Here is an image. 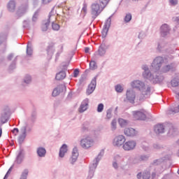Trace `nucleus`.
<instances>
[{
  "mask_svg": "<svg viewBox=\"0 0 179 179\" xmlns=\"http://www.w3.org/2000/svg\"><path fill=\"white\" fill-rule=\"evenodd\" d=\"M172 114V110H169V115H171Z\"/></svg>",
  "mask_w": 179,
  "mask_h": 179,
  "instance_id": "nucleus-60",
  "label": "nucleus"
},
{
  "mask_svg": "<svg viewBox=\"0 0 179 179\" xmlns=\"http://www.w3.org/2000/svg\"><path fill=\"white\" fill-rule=\"evenodd\" d=\"M52 28L55 31H58V30H59L60 27H59V24L53 22L52 24Z\"/></svg>",
  "mask_w": 179,
  "mask_h": 179,
  "instance_id": "nucleus-36",
  "label": "nucleus"
},
{
  "mask_svg": "<svg viewBox=\"0 0 179 179\" xmlns=\"http://www.w3.org/2000/svg\"><path fill=\"white\" fill-rule=\"evenodd\" d=\"M138 134L137 131L133 128H127L124 129V135L129 137H134Z\"/></svg>",
  "mask_w": 179,
  "mask_h": 179,
  "instance_id": "nucleus-16",
  "label": "nucleus"
},
{
  "mask_svg": "<svg viewBox=\"0 0 179 179\" xmlns=\"http://www.w3.org/2000/svg\"><path fill=\"white\" fill-rule=\"evenodd\" d=\"M137 178H138V179H141V173H138Z\"/></svg>",
  "mask_w": 179,
  "mask_h": 179,
  "instance_id": "nucleus-57",
  "label": "nucleus"
},
{
  "mask_svg": "<svg viewBox=\"0 0 179 179\" xmlns=\"http://www.w3.org/2000/svg\"><path fill=\"white\" fill-rule=\"evenodd\" d=\"M155 177H156V173H152V179L155 178Z\"/></svg>",
  "mask_w": 179,
  "mask_h": 179,
  "instance_id": "nucleus-58",
  "label": "nucleus"
},
{
  "mask_svg": "<svg viewBox=\"0 0 179 179\" xmlns=\"http://www.w3.org/2000/svg\"><path fill=\"white\" fill-rule=\"evenodd\" d=\"M165 129L169 130V136H176L178 134V131L177 129L173 126L172 124H166L164 126Z\"/></svg>",
  "mask_w": 179,
  "mask_h": 179,
  "instance_id": "nucleus-11",
  "label": "nucleus"
},
{
  "mask_svg": "<svg viewBox=\"0 0 179 179\" xmlns=\"http://www.w3.org/2000/svg\"><path fill=\"white\" fill-rule=\"evenodd\" d=\"M33 129V127L30 125L27 122H24L20 129V134L18 136V143L20 145H22L23 142H24V139H26V136H27V134H30Z\"/></svg>",
  "mask_w": 179,
  "mask_h": 179,
  "instance_id": "nucleus-2",
  "label": "nucleus"
},
{
  "mask_svg": "<svg viewBox=\"0 0 179 179\" xmlns=\"http://www.w3.org/2000/svg\"><path fill=\"white\" fill-rule=\"evenodd\" d=\"M169 1L173 6H175L178 3V0H169Z\"/></svg>",
  "mask_w": 179,
  "mask_h": 179,
  "instance_id": "nucleus-49",
  "label": "nucleus"
},
{
  "mask_svg": "<svg viewBox=\"0 0 179 179\" xmlns=\"http://www.w3.org/2000/svg\"><path fill=\"white\" fill-rule=\"evenodd\" d=\"M113 166L114 169H117L118 168V165L117 162H113Z\"/></svg>",
  "mask_w": 179,
  "mask_h": 179,
  "instance_id": "nucleus-52",
  "label": "nucleus"
},
{
  "mask_svg": "<svg viewBox=\"0 0 179 179\" xmlns=\"http://www.w3.org/2000/svg\"><path fill=\"white\" fill-rule=\"evenodd\" d=\"M87 109V103L81 104L79 108V112L80 113H84Z\"/></svg>",
  "mask_w": 179,
  "mask_h": 179,
  "instance_id": "nucleus-31",
  "label": "nucleus"
},
{
  "mask_svg": "<svg viewBox=\"0 0 179 179\" xmlns=\"http://www.w3.org/2000/svg\"><path fill=\"white\" fill-rule=\"evenodd\" d=\"M80 145L83 149L87 150L94 145V140L90 136H86L81 139Z\"/></svg>",
  "mask_w": 179,
  "mask_h": 179,
  "instance_id": "nucleus-5",
  "label": "nucleus"
},
{
  "mask_svg": "<svg viewBox=\"0 0 179 179\" xmlns=\"http://www.w3.org/2000/svg\"><path fill=\"white\" fill-rule=\"evenodd\" d=\"M136 145V143L134 141H128L123 144V149L124 151L133 150Z\"/></svg>",
  "mask_w": 179,
  "mask_h": 179,
  "instance_id": "nucleus-9",
  "label": "nucleus"
},
{
  "mask_svg": "<svg viewBox=\"0 0 179 179\" xmlns=\"http://www.w3.org/2000/svg\"><path fill=\"white\" fill-rule=\"evenodd\" d=\"M131 86L134 89H138L139 90H144L145 89V84L144 83L140 80H134L131 83Z\"/></svg>",
  "mask_w": 179,
  "mask_h": 179,
  "instance_id": "nucleus-12",
  "label": "nucleus"
},
{
  "mask_svg": "<svg viewBox=\"0 0 179 179\" xmlns=\"http://www.w3.org/2000/svg\"><path fill=\"white\" fill-rule=\"evenodd\" d=\"M38 17V10H36V11L34 13V15H33V17H32V21H34V22H37Z\"/></svg>",
  "mask_w": 179,
  "mask_h": 179,
  "instance_id": "nucleus-37",
  "label": "nucleus"
},
{
  "mask_svg": "<svg viewBox=\"0 0 179 179\" xmlns=\"http://www.w3.org/2000/svg\"><path fill=\"white\" fill-rule=\"evenodd\" d=\"M38 51L39 55H44V52L45 51V45L44 44V43H41L39 44Z\"/></svg>",
  "mask_w": 179,
  "mask_h": 179,
  "instance_id": "nucleus-28",
  "label": "nucleus"
},
{
  "mask_svg": "<svg viewBox=\"0 0 179 179\" xmlns=\"http://www.w3.org/2000/svg\"><path fill=\"white\" fill-rule=\"evenodd\" d=\"M131 20V15L130 14H127L125 17H124V20L127 22H129L130 20Z\"/></svg>",
  "mask_w": 179,
  "mask_h": 179,
  "instance_id": "nucleus-44",
  "label": "nucleus"
},
{
  "mask_svg": "<svg viewBox=\"0 0 179 179\" xmlns=\"http://www.w3.org/2000/svg\"><path fill=\"white\" fill-rule=\"evenodd\" d=\"M29 176V169H24L22 173L19 178V179H27Z\"/></svg>",
  "mask_w": 179,
  "mask_h": 179,
  "instance_id": "nucleus-29",
  "label": "nucleus"
},
{
  "mask_svg": "<svg viewBox=\"0 0 179 179\" xmlns=\"http://www.w3.org/2000/svg\"><path fill=\"white\" fill-rule=\"evenodd\" d=\"M155 131L156 134H163L164 132V128L162 124H157L155 127Z\"/></svg>",
  "mask_w": 179,
  "mask_h": 179,
  "instance_id": "nucleus-24",
  "label": "nucleus"
},
{
  "mask_svg": "<svg viewBox=\"0 0 179 179\" xmlns=\"http://www.w3.org/2000/svg\"><path fill=\"white\" fill-rule=\"evenodd\" d=\"M110 24H111V19H110V17H109L106 21L105 24H104L103 28V30H102V34H103V36L107 35L108 29L110 27Z\"/></svg>",
  "mask_w": 179,
  "mask_h": 179,
  "instance_id": "nucleus-18",
  "label": "nucleus"
},
{
  "mask_svg": "<svg viewBox=\"0 0 179 179\" xmlns=\"http://www.w3.org/2000/svg\"><path fill=\"white\" fill-rule=\"evenodd\" d=\"M87 10V5L85 3H83V8H82V12H83L85 14H86Z\"/></svg>",
  "mask_w": 179,
  "mask_h": 179,
  "instance_id": "nucleus-43",
  "label": "nucleus"
},
{
  "mask_svg": "<svg viewBox=\"0 0 179 179\" xmlns=\"http://www.w3.org/2000/svg\"><path fill=\"white\" fill-rule=\"evenodd\" d=\"M12 58H13V54H10V55L8 56V61L12 60Z\"/></svg>",
  "mask_w": 179,
  "mask_h": 179,
  "instance_id": "nucleus-53",
  "label": "nucleus"
},
{
  "mask_svg": "<svg viewBox=\"0 0 179 179\" xmlns=\"http://www.w3.org/2000/svg\"><path fill=\"white\" fill-rule=\"evenodd\" d=\"M8 37V34H0V45L2 44L3 41Z\"/></svg>",
  "mask_w": 179,
  "mask_h": 179,
  "instance_id": "nucleus-32",
  "label": "nucleus"
},
{
  "mask_svg": "<svg viewBox=\"0 0 179 179\" xmlns=\"http://www.w3.org/2000/svg\"><path fill=\"white\" fill-rule=\"evenodd\" d=\"M33 80L31 76L27 74L23 79L22 85H30Z\"/></svg>",
  "mask_w": 179,
  "mask_h": 179,
  "instance_id": "nucleus-23",
  "label": "nucleus"
},
{
  "mask_svg": "<svg viewBox=\"0 0 179 179\" xmlns=\"http://www.w3.org/2000/svg\"><path fill=\"white\" fill-rule=\"evenodd\" d=\"M178 173L179 174V170L178 171Z\"/></svg>",
  "mask_w": 179,
  "mask_h": 179,
  "instance_id": "nucleus-63",
  "label": "nucleus"
},
{
  "mask_svg": "<svg viewBox=\"0 0 179 179\" xmlns=\"http://www.w3.org/2000/svg\"><path fill=\"white\" fill-rule=\"evenodd\" d=\"M117 127V120H113L111 122V129L112 130L115 131Z\"/></svg>",
  "mask_w": 179,
  "mask_h": 179,
  "instance_id": "nucleus-35",
  "label": "nucleus"
},
{
  "mask_svg": "<svg viewBox=\"0 0 179 179\" xmlns=\"http://www.w3.org/2000/svg\"><path fill=\"white\" fill-rule=\"evenodd\" d=\"M51 1H52V0H46V3H50V2H51Z\"/></svg>",
  "mask_w": 179,
  "mask_h": 179,
  "instance_id": "nucleus-61",
  "label": "nucleus"
},
{
  "mask_svg": "<svg viewBox=\"0 0 179 179\" xmlns=\"http://www.w3.org/2000/svg\"><path fill=\"white\" fill-rule=\"evenodd\" d=\"M56 80H62L64 78H66V73L65 71H60L59 73L56 74Z\"/></svg>",
  "mask_w": 179,
  "mask_h": 179,
  "instance_id": "nucleus-27",
  "label": "nucleus"
},
{
  "mask_svg": "<svg viewBox=\"0 0 179 179\" xmlns=\"http://www.w3.org/2000/svg\"><path fill=\"white\" fill-rule=\"evenodd\" d=\"M12 132H13V134L17 135V134H19V129H17V128H14V129L12 130Z\"/></svg>",
  "mask_w": 179,
  "mask_h": 179,
  "instance_id": "nucleus-48",
  "label": "nucleus"
},
{
  "mask_svg": "<svg viewBox=\"0 0 179 179\" xmlns=\"http://www.w3.org/2000/svg\"><path fill=\"white\" fill-rule=\"evenodd\" d=\"M7 9L8 12L13 13L16 10V1L15 0H10L7 3Z\"/></svg>",
  "mask_w": 179,
  "mask_h": 179,
  "instance_id": "nucleus-15",
  "label": "nucleus"
},
{
  "mask_svg": "<svg viewBox=\"0 0 179 179\" xmlns=\"http://www.w3.org/2000/svg\"><path fill=\"white\" fill-rule=\"evenodd\" d=\"M89 50H90V48H85V52L86 53L89 52Z\"/></svg>",
  "mask_w": 179,
  "mask_h": 179,
  "instance_id": "nucleus-56",
  "label": "nucleus"
},
{
  "mask_svg": "<svg viewBox=\"0 0 179 179\" xmlns=\"http://www.w3.org/2000/svg\"><path fill=\"white\" fill-rule=\"evenodd\" d=\"M26 52L27 57H31V55H33V45L31 44V42H28Z\"/></svg>",
  "mask_w": 179,
  "mask_h": 179,
  "instance_id": "nucleus-22",
  "label": "nucleus"
},
{
  "mask_svg": "<svg viewBox=\"0 0 179 179\" xmlns=\"http://www.w3.org/2000/svg\"><path fill=\"white\" fill-rule=\"evenodd\" d=\"M10 115V108L9 107L6 106L1 113L0 117V121L1 124H6L8 121H9V117Z\"/></svg>",
  "mask_w": 179,
  "mask_h": 179,
  "instance_id": "nucleus-6",
  "label": "nucleus"
},
{
  "mask_svg": "<svg viewBox=\"0 0 179 179\" xmlns=\"http://www.w3.org/2000/svg\"><path fill=\"white\" fill-rule=\"evenodd\" d=\"M169 31V26L166 24H163L161 27V32L163 36H166Z\"/></svg>",
  "mask_w": 179,
  "mask_h": 179,
  "instance_id": "nucleus-26",
  "label": "nucleus"
},
{
  "mask_svg": "<svg viewBox=\"0 0 179 179\" xmlns=\"http://www.w3.org/2000/svg\"><path fill=\"white\" fill-rule=\"evenodd\" d=\"M12 169H13V166H11V167L8 169V172L6 173V174L5 175L3 179H7L8 177H9V174H10V172L12 171Z\"/></svg>",
  "mask_w": 179,
  "mask_h": 179,
  "instance_id": "nucleus-42",
  "label": "nucleus"
},
{
  "mask_svg": "<svg viewBox=\"0 0 179 179\" xmlns=\"http://www.w3.org/2000/svg\"><path fill=\"white\" fill-rule=\"evenodd\" d=\"M16 58H17V57H15V61H16Z\"/></svg>",
  "mask_w": 179,
  "mask_h": 179,
  "instance_id": "nucleus-62",
  "label": "nucleus"
},
{
  "mask_svg": "<svg viewBox=\"0 0 179 179\" xmlns=\"http://www.w3.org/2000/svg\"><path fill=\"white\" fill-rule=\"evenodd\" d=\"M36 153L38 157H45V148L43 147H38L36 149Z\"/></svg>",
  "mask_w": 179,
  "mask_h": 179,
  "instance_id": "nucleus-21",
  "label": "nucleus"
},
{
  "mask_svg": "<svg viewBox=\"0 0 179 179\" xmlns=\"http://www.w3.org/2000/svg\"><path fill=\"white\" fill-rule=\"evenodd\" d=\"M79 75V70L78 69H75L73 71V78H77Z\"/></svg>",
  "mask_w": 179,
  "mask_h": 179,
  "instance_id": "nucleus-46",
  "label": "nucleus"
},
{
  "mask_svg": "<svg viewBox=\"0 0 179 179\" xmlns=\"http://www.w3.org/2000/svg\"><path fill=\"white\" fill-rule=\"evenodd\" d=\"M2 136V128L0 127V138Z\"/></svg>",
  "mask_w": 179,
  "mask_h": 179,
  "instance_id": "nucleus-59",
  "label": "nucleus"
},
{
  "mask_svg": "<svg viewBox=\"0 0 179 179\" xmlns=\"http://www.w3.org/2000/svg\"><path fill=\"white\" fill-rule=\"evenodd\" d=\"M127 98L129 100V101H130V103H134L135 100L134 92L131 90H127Z\"/></svg>",
  "mask_w": 179,
  "mask_h": 179,
  "instance_id": "nucleus-19",
  "label": "nucleus"
},
{
  "mask_svg": "<svg viewBox=\"0 0 179 179\" xmlns=\"http://www.w3.org/2000/svg\"><path fill=\"white\" fill-rule=\"evenodd\" d=\"M64 89H65V85H57V87H55L53 90L52 96H53V97H57V96H59V94H61V93L64 92Z\"/></svg>",
  "mask_w": 179,
  "mask_h": 179,
  "instance_id": "nucleus-13",
  "label": "nucleus"
},
{
  "mask_svg": "<svg viewBox=\"0 0 179 179\" xmlns=\"http://www.w3.org/2000/svg\"><path fill=\"white\" fill-rule=\"evenodd\" d=\"M90 66L91 69H95V68H96V63L94 61H91Z\"/></svg>",
  "mask_w": 179,
  "mask_h": 179,
  "instance_id": "nucleus-40",
  "label": "nucleus"
},
{
  "mask_svg": "<svg viewBox=\"0 0 179 179\" xmlns=\"http://www.w3.org/2000/svg\"><path fill=\"white\" fill-rule=\"evenodd\" d=\"M178 110H179V106H178Z\"/></svg>",
  "mask_w": 179,
  "mask_h": 179,
  "instance_id": "nucleus-64",
  "label": "nucleus"
},
{
  "mask_svg": "<svg viewBox=\"0 0 179 179\" xmlns=\"http://www.w3.org/2000/svg\"><path fill=\"white\" fill-rule=\"evenodd\" d=\"M66 152H68V145H66V144H64L60 148L59 155L61 158H62L65 156Z\"/></svg>",
  "mask_w": 179,
  "mask_h": 179,
  "instance_id": "nucleus-20",
  "label": "nucleus"
},
{
  "mask_svg": "<svg viewBox=\"0 0 179 179\" xmlns=\"http://www.w3.org/2000/svg\"><path fill=\"white\" fill-rule=\"evenodd\" d=\"M41 30L42 31H45V24L44 22L41 24Z\"/></svg>",
  "mask_w": 179,
  "mask_h": 179,
  "instance_id": "nucleus-51",
  "label": "nucleus"
},
{
  "mask_svg": "<svg viewBox=\"0 0 179 179\" xmlns=\"http://www.w3.org/2000/svg\"><path fill=\"white\" fill-rule=\"evenodd\" d=\"M96 166H97V163H95V164H93L92 166H91V169H96Z\"/></svg>",
  "mask_w": 179,
  "mask_h": 179,
  "instance_id": "nucleus-54",
  "label": "nucleus"
},
{
  "mask_svg": "<svg viewBox=\"0 0 179 179\" xmlns=\"http://www.w3.org/2000/svg\"><path fill=\"white\" fill-rule=\"evenodd\" d=\"M110 0H99V3H93L91 6L92 14L97 16L99 13L107 6Z\"/></svg>",
  "mask_w": 179,
  "mask_h": 179,
  "instance_id": "nucleus-3",
  "label": "nucleus"
},
{
  "mask_svg": "<svg viewBox=\"0 0 179 179\" xmlns=\"http://www.w3.org/2000/svg\"><path fill=\"white\" fill-rule=\"evenodd\" d=\"M115 90L116 92H117L118 93H122L123 88L121 85H118L115 87Z\"/></svg>",
  "mask_w": 179,
  "mask_h": 179,
  "instance_id": "nucleus-41",
  "label": "nucleus"
},
{
  "mask_svg": "<svg viewBox=\"0 0 179 179\" xmlns=\"http://www.w3.org/2000/svg\"><path fill=\"white\" fill-rule=\"evenodd\" d=\"M78 157V150L76 148H73L72 152V156H71V162L72 163L76 162Z\"/></svg>",
  "mask_w": 179,
  "mask_h": 179,
  "instance_id": "nucleus-25",
  "label": "nucleus"
},
{
  "mask_svg": "<svg viewBox=\"0 0 179 179\" xmlns=\"http://www.w3.org/2000/svg\"><path fill=\"white\" fill-rule=\"evenodd\" d=\"M148 113L142 109L140 111H134L133 117L134 120H145Z\"/></svg>",
  "mask_w": 179,
  "mask_h": 179,
  "instance_id": "nucleus-7",
  "label": "nucleus"
},
{
  "mask_svg": "<svg viewBox=\"0 0 179 179\" xmlns=\"http://www.w3.org/2000/svg\"><path fill=\"white\" fill-rule=\"evenodd\" d=\"M167 61L164 59L162 57H158L155 59L152 64V69L153 71H159L160 68L162 66L161 71L163 73H166V72H169L171 69H173V66L171 65H166Z\"/></svg>",
  "mask_w": 179,
  "mask_h": 179,
  "instance_id": "nucleus-1",
  "label": "nucleus"
},
{
  "mask_svg": "<svg viewBox=\"0 0 179 179\" xmlns=\"http://www.w3.org/2000/svg\"><path fill=\"white\" fill-rule=\"evenodd\" d=\"M29 22L28 20H25L23 22L22 26L24 29H27L29 27Z\"/></svg>",
  "mask_w": 179,
  "mask_h": 179,
  "instance_id": "nucleus-45",
  "label": "nucleus"
},
{
  "mask_svg": "<svg viewBox=\"0 0 179 179\" xmlns=\"http://www.w3.org/2000/svg\"><path fill=\"white\" fill-rule=\"evenodd\" d=\"M150 173L145 172L143 174V179H150Z\"/></svg>",
  "mask_w": 179,
  "mask_h": 179,
  "instance_id": "nucleus-38",
  "label": "nucleus"
},
{
  "mask_svg": "<svg viewBox=\"0 0 179 179\" xmlns=\"http://www.w3.org/2000/svg\"><path fill=\"white\" fill-rule=\"evenodd\" d=\"M104 106L103 103H99L97 107V112L101 113L103 110Z\"/></svg>",
  "mask_w": 179,
  "mask_h": 179,
  "instance_id": "nucleus-39",
  "label": "nucleus"
},
{
  "mask_svg": "<svg viewBox=\"0 0 179 179\" xmlns=\"http://www.w3.org/2000/svg\"><path fill=\"white\" fill-rule=\"evenodd\" d=\"M87 125H88V123H87V122L83 124V130H85V129H86L85 126H87Z\"/></svg>",
  "mask_w": 179,
  "mask_h": 179,
  "instance_id": "nucleus-55",
  "label": "nucleus"
},
{
  "mask_svg": "<svg viewBox=\"0 0 179 179\" xmlns=\"http://www.w3.org/2000/svg\"><path fill=\"white\" fill-rule=\"evenodd\" d=\"M143 69L144 71L143 73V78H145V79H149V80H151L153 83H161L164 80L163 76H157L154 77L152 76V74L150 73V71L148 68L146 66H144L143 67Z\"/></svg>",
  "mask_w": 179,
  "mask_h": 179,
  "instance_id": "nucleus-4",
  "label": "nucleus"
},
{
  "mask_svg": "<svg viewBox=\"0 0 179 179\" xmlns=\"http://www.w3.org/2000/svg\"><path fill=\"white\" fill-rule=\"evenodd\" d=\"M118 122L121 127H125L128 124V122L124 119H119Z\"/></svg>",
  "mask_w": 179,
  "mask_h": 179,
  "instance_id": "nucleus-30",
  "label": "nucleus"
},
{
  "mask_svg": "<svg viewBox=\"0 0 179 179\" xmlns=\"http://www.w3.org/2000/svg\"><path fill=\"white\" fill-rule=\"evenodd\" d=\"M26 157V152L23 149H20L17 152V156L15 160V164H22Z\"/></svg>",
  "mask_w": 179,
  "mask_h": 179,
  "instance_id": "nucleus-8",
  "label": "nucleus"
},
{
  "mask_svg": "<svg viewBox=\"0 0 179 179\" xmlns=\"http://www.w3.org/2000/svg\"><path fill=\"white\" fill-rule=\"evenodd\" d=\"M179 85V82L177 80V79L174 78L171 80V86L173 87H177V86Z\"/></svg>",
  "mask_w": 179,
  "mask_h": 179,
  "instance_id": "nucleus-34",
  "label": "nucleus"
},
{
  "mask_svg": "<svg viewBox=\"0 0 179 179\" xmlns=\"http://www.w3.org/2000/svg\"><path fill=\"white\" fill-rule=\"evenodd\" d=\"M96 78L94 77L92 80L91 83L89 85L88 88L87 90V94H91L92 92H94L95 87H96Z\"/></svg>",
  "mask_w": 179,
  "mask_h": 179,
  "instance_id": "nucleus-14",
  "label": "nucleus"
},
{
  "mask_svg": "<svg viewBox=\"0 0 179 179\" xmlns=\"http://www.w3.org/2000/svg\"><path fill=\"white\" fill-rule=\"evenodd\" d=\"M126 138L123 135H119L115 138L113 144L115 146L120 147L124 144Z\"/></svg>",
  "mask_w": 179,
  "mask_h": 179,
  "instance_id": "nucleus-10",
  "label": "nucleus"
},
{
  "mask_svg": "<svg viewBox=\"0 0 179 179\" xmlns=\"http://www.w3.org/2000/svg\"><path fill=\"white\" fill-rule=\"evenodd\" d=\"M150 92V87H148V88L146 89L145 91H143V94L144 95L149 94Z\"/></svg>",
  "mask_w": 179,
  "mask_h": 179,
  "instance_id": "nucleus-47",
  "label": "nucleus"
},
{
  "mask_svg": "<svg viewBox=\"0 0 179 179\" xmlns=\"http://www.w3.org/2000/svg\"><path fill=\"white\" fill-rule=\"evenodd\" d=\"M10 69L12 71L13 69H15V68H16V64L15 63H13L10 65Z\"/></svg>",
  "mask_w": 179,
  "mask_h": 179,
  "instance_id": "nucleus-50",
  "label": "nucleus"
},
{
  "mask_svg": "<svg viewBox=\"0 0 179 179\" xmlns=\"http://www.w3.org/2000/svg\"><path fill=\"white\" fill-rule=\"evenodd\" d=\"M96 53L100 56H103L105 55L106 50L101 46H100Z\"/></svg>",
  "mask_w": 179,
  "mask_h": 179,
  "instance_id": "nucleus-33",
  "label": "nucleus"
},
{
  "mask_svg": "<svg viewBox=\"0 0 179 179\" xmlns=\"http://www.w3.org/2000/svg\"><path fill=\"white\" fill-rule=\"evenodd\" d=\"M28 6H21L18 8V10L16 12V17H20L23 16V14L27 12Z\"/></svg>",
  "mask_w": 179,
  "mask_h": 179,
  "instance_id": "nucleus-17",
  "label": "nucleus"
}]
</instances>
